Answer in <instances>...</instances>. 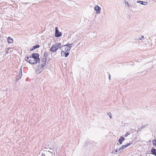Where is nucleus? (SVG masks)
<instances>
[{"instance_id":"1","label":"nucleus","mask_w":156,"mask_h":156,"mask_svg":"<svg viewBox=\"0 0 156 156\" xmlns=\"http://www.w3.org/2000/svg\"><path fill=\"white\" fill-rule=\"evenodd\" d=\"M39 55L37 53H33L31 56L34 59V63H40L41 59L39 58Z\"/></svg>"},{"instance_id":"2","label":"nucleus","mask_w":156,"mask_h":156,"mask_svg":"<svg viewBox=\"0 0 156 156\" xmlns=\"http://www.w3.org/2000/svg\"><path fill=\"white\" fill-rule=\"evenodd\" d=\"M61 46V44L60 43H56L52 46L50 48V50L51 51L55 52L57 51L59 48H60Z\"/></svg>"},{"instance_id":"3","label":"nucleus","mask_w":156,"mask_h":156,"mask_svg":"<svg viewBox=\"0 0 156 156\" xmlns=\"http://www.w3.org/2000/svg\"><path fill=\"white\" fill-rule=\"evenodd\" d=\"M60 50L62 51H64L67 52L68 51H69L68 48V44H66L65 45H62L60 48Z\"/></svg>"},{"instance_id":"4","label":"nucleus","mask_w":156,"mask_h":156,"mask_svg":"<svg viewBox=\"0 0 156 156\" xmlns=\"http://www.w3.org/2000/svg\"><path fill=\"white\" fill-rule=\"evenodd\" d=\"M22 68H20V71L19 72V73L18 75L16 77V81H18L20 79L22 76Z\"/></svg>"},{"instance_id":"5","label":"nucleus","mask_w":156,"mask_h":156,"mask_svg":"<svg viewBox=\"0 0 156 156\" xmlns=\"http://www.w3.org/2000/svg\"><path fill=\"white\" fill-rule=\"evenodd\" d=\"M101 8L98 5H96L94 7V9L96 11V13L99 14L101 12Z\"/></svg>"},{"instance_id":"6","label":"nucleus","mask_w":156,"mask_h":156,"mask_svg":"<svg viewBox=\"0 0 156 156\" xmlns=\"http://www.w3.org/2000/svg\"><path fill=\"white\" fill-rule=\"evenodd\" d=\"M47 58L43 57L41 58L42 62L43 63L41 64L42 68H43V67H44L46 65V63L47 61Z\"/></svg>"},{"instance_id":"7","label":"nucleus","mask_w":156,"mask_h":156,"mask_svg":"<svg viewBox=\"0 0 156 156\" xmlns=\"http://www.w3.org/2000/svg\"><path fill=\"white\" fill-rule=\"evenodd\" d=\"M44 67H43V68H42L41 65V66H38L37 69L36 71H39V72L37 73V74H39L41 73V72L44 70Z\"/></svg>"},{"instance_id":"8","label":"nucleus","mask_w":156,"mask_h":156,"mask_svg":"<svg viewBox=\"0 0 156 156\" xmlns=\"http://www.w3.org/2000/svg\"><path fill=\"white\" fill-rule=\"evenodd\" d=\"M69 52H66V51H61V56H65V57H67L69 55Z\"/></svg>"},{"instance_id":"9","label":"nucleus","mask_w":156,"mask_h":156,"mask_svg":"<svg viewBox=\"0 0 156 156\" xmlns=\"http://www.w3.org/2000/svg\"><path fill=\"white\" fill-rule=\"evenodd\" d=\"M62 33L61 32L58 31L55 32V37H59L62 35Z\"/></svg>"},{"instance_id":"10","label":"nucleus","mask_w":156,"mask_h":156,"mask_svg":"<svg viewBox=\"0 0 156 156\" xmlns=\"http://www.w3.org/2000/svg\"><path fill=\"white\" fill-rule=\"evenodd\" d=\"M148 126V124H146L145 125H143L140 127L138 128L137 130H136L137 133H138L139 131H140L142 129L145 127H147ZM135 131H136V130H135Z\"/></svg>"},{"instance_id":"11","label":"nucleus","mask_w":156,"mask_h":156,"mask_svg":"<svg viewBox=\"0 0 156 156\" xmlns=\"http://www.w3.org/2000/svg\"><path fill=\"white\" fill-rule=\"evenodd\" d=\"M125 140V138L122 136L120 137L119 139L118 140V142L120 144H122V142Z\"/></svg>"},{"instance_id":"12","label":"nucleus","mask_w":156,"mask_h":156,"mask_svg":"<svg viewBox=\"0 0 156 156\" xmlns=\"http://www.w3.org/2000/svg\"><path fill=\"white\" fill-rule=\"evenodd\" d=\"M151 154L156 156V149L152 147L151 150Z\"/></svg>"},{"instance_id":"13","label":"nucleus","mask_w":156,"mask_h":156,"mask_svg":"<svg viewBox=\"0 0 156 156\" xmlns=\"http://www.w3.org/2000/svg\"><path fill=\"white\" fill-rule=\"evenodd\" d=\"M7 41L9 43H12L13 42V40L12 37H9L7 38Z\"/></svg>"},{"instance_id":"14","label":"nucleus","mask_w":156,"mask_h":156,"mask_svg":"<svg viewBox=\"0 0 156 156\" xmlns=\"http://www.w3.org/2000/svg\"><path fill=\"white\" fill-rule=\"evenodd\" d=\"M34 59L32 58L31 56H30V59L29 60V62L31 64H36V63H34Z\"/></svg>"},{"instance_id":"15","label":"nucleus","mask_w":156,"mask_h":156,"mask_svg":"<svg viewBox=\"0 0 156 156\" xmlns=\"http://www.w3.org/2000/svg\"><path fill=\"white\" fill-rule=\"evenodd\" d=\"M137 3H140L141 5H146L147 4V2H144L143 1H138L136 2Z\"/></svg>"},{"instance_id":"16","label":"nucleus","mask_w":156,"mask_h":156,"mask_svg":"<svg viewBox=\"0 0 156 156\" xmlns=\"http://www.w3.org/2000/svg\"><path fill=\"white\" fill-rule=\"evenodd\" d=\"M48 55V54L46 52V51H45L44 52V54L43 55V57L45 58H47V57Z\"/></svg>"},{"instance_id":"17","label":"nucleus","mask_w":156,"mask_h":156,"mask_svg":"<svg viewBox=\"0 0 156 156\" xmlns=\"http://www.w3.org/2000/svg\"><path fill=\"white\" fill-rule=\"evenodd\" d=\"M73 44V43H72L71 44H69V43H68L67 44H68V48L69 50H70L72 47V45Z\"/></svg>"},{"instance_id":"18","label":"nucleus","mask_w":156,"mask_h":156,"mask_svg":"<svg viewBox=\"0 0 156 156\" xmlns=\"http://www.w3.org/2000/svg\"><path fill=\"white\" fill-rule=\"evenodd\" d=\"M73 44V43H72L71 44H69V43H68L67 44H68V48L69 50H70L72 47V45Z\"/></svg>"},{"instance_id":"19","label":"nucleus","mask_w":156,"mask_h":156,"mask_svg":"<svg viewBox=\"0 0 156 156\" xmlns=\"http://www.w3.org/2000/svg\"><path fill=\"white\" fill-rule=\"evenodd\" d=\"M73 44V43H72L71 44H69V43H68L67 44H68V48L69 50H70L72 47V45Z\"/></svg>"},{"instance_id":"20","label":"nucleus","mask_w":156,"mask_h":156,"mask_svg":"<svg viewBox=\"0 0 156 156\" xmlns=\"http://www.w3.org/2000/svg\"><path fill=\"white\" fill-rule=\"evenodd\" d=\"M40 47V46L39 45L37 44V45H36L33 46V47L34 49H35L36 48H39Z\"/></svg>"},{"instance_id":"21","label":"nucleus","mask_w":156,"mask_h":156,"mask_svg":"<svg viewBox=\"0 0 156 156\" xmlns=\"http://www.w3.org/2000/svg\"><path fill=\"white\" fill-rule=\"evenodd\" d=\"M114 151H112V153H113L114 154H117V153H118V148H116L115 149Z\"/></svg>"},{"instance_id":"22","label":"nucleus","mask_w":156,"mask_h":156,"mask_svg":"<svg viewBox=\"0 0 156 156\" xmlns=\"http://www.w3.org/2000/svg\"><path fill=\"white\" fill-rule=\"evenodd\" d=\"M152 142L153 145L156 146V140L154 139L152 141Z\"/></svg>"},{"instance_id":"23","label":"nucleus","mask_w":156,"mask_h":156,"mask_svg":"<svg viewBox=\"0 0 156 156\" xmlns=\"http://www.w3.org/2000/svg\"><path fill=\"white\" fill-rule=\"evenodd\" d=\"M30 59V57L27 56L25 58V60L29 62V60Z\"/></svg>"},{"instance_id":"24","label":"nucleus","mask_w":156,"mask_h":156,"mask_svg":"<svg viewBox=\"0 0 156 156\" xmlns=\"http://www.w3.org/2000/svg\"><path fill=\"white\" fill-rule=\"evenodd\" d=\"M118 153H121L122 152V151H123L122 149V148L121 147L119 148V149H118Z\"/></svg>"},{"instance_id":"25","label":"nucleus","mask_w":156,"mask_h":156,"mask_svg":"<svg viewBox=\"0 0 156 156\" xmlns=\"http://www.w3.org/2000/svg\"><path fill=\"white\" fill-rule=\"evenodd\" d=\"M90 144L89 142L88 141H86L85 143V146H87Z\"/></svg>"},{"instance_id":"26","label":"nucleus","mask_w":156,"mask_h":156,"mask_svg":"<svg viewBox=\"0 0 156 156\" xmlns=\"http://www.w3.org/2000/svg\"><path fill=\"white\" fill-rule=\"evenodd\" d=\"M107 115H108L109 117H110V118L111 119L112 118V114H111V113L110 112H108V113H107Z\"/></svg>"},{"instance_id":"27","label":"nucleus","mask_w":156,"mask_h":156,"mask_svg":"<svg viewBox=\"0 0 156 156\" xmlns=\"http://www.w3.org/2000/svg\"><path fill=\"white\" fill-rule=\"evenodd\" d=\"M126 145H122L121 146V148L122 149V150H123L126 147Z\"/></svg>"},{"instance_id":"28","label":"nucleus","mask_w":156,"mask_h":156,"mask_svg":"<svg viewBox=\"0 0 156 156\" xmlns=\"http://www.w3.org/2000/svg\"><path fill=\"white\" fill-rule=\"evenodd\" d=\"M10 48H6V54H8L9 53V50Z\"/></svg>"},{"instance_id":"29","label":"nucleus","mask_w":156,"mask_h":156,"mask_svg":"<svg viewBox=\"0 0 156 156\" xmlns=\"http://www.w3.org/2000/svg\"><path fill=\"white\" fill-rule=\"evenodd\" d=\"M130 134V133L128 132H127L126 133L125 135L124 136L125 137H127Z\"/></svg>"},{"instance_id":"30","label":"nucleus","mask_w":156,"mask_h":156,"mask_svg":"<svg viewBox=\"0 0 156 156\" xmlns=\"http://www.w3.org/2000/svg\"><path fill=\"white\" fill-rule=\"evenodd\" d=\"M132 144V143H127L126 145V147H127L128 146H129L130 145H131Z\"/></svg>"},{"instance_id":"31","label":"nucleus","mask_w":156,"mask_h":156,"mask_svg":"<svg viewBox=\"0 0 156 156\" xmlns=\"http://www.w3.org/2000/svg\"><path fill=\"white\" fill-rule=\"evenodd\" d=\"M124 2H125V5H126V4H127L128 5V7H129V5L128 3L127 2L126 0H124Z\"/></svg>"},{"instance_id":"32","label":"nucleus","mask_w":156,"mask_h":156,"mask_svg":"<svg viewBox=\"0 0 156 156\" xmlns=\"http://www.w3.org/2000/svg\"><path fill=\"white\" fill-rule=\"evenodd\" d=\"M58 31H59L58 28L57 27H55V32H57Z\"/></svg>"},{"instance_id":"33","label":"nucleus","mask_w":156,"mask_h":156,"mask_svg":"<svg viewBox=\"0 0 156 156\" xmlns=\"http://www.w3.org/2000/svg\"><path fill=\"white\" fill-rule=\"evenodd\" d=\"M34 50V49L33 48V47L31 48H30V51H32L33 50Z\"/></svg>"},{"instance_id":"34","label":"nucleus","mask_w":156,"mask_h":156,"mask_svg":"<svg viewBox=\"0 0 156 156\" xmlns=\"http://www.w3.org/2000/svg\"><path fill=\"white\" fill-rule=\"evenodd\" d=\"M143 38H144V36H141V37L139 38V39L140 40L142 39Z\"/></svg>"},{"instance_id":"35","label":"nucleus","mask_w":156,"mask_h":156,"mask_svg":"<svg viewBox=\"0 0 156 156\" xmlns=\"http://www.w3.org/2000/svg\"><path fill=\"white\" fill-rule=\"evenodd\" d=\"M111 75H109V76H108V79H109V80H110L111 79Z\"/></svg>"},{"instance_id":"36","label":"nucleus","mask_w":156,"mask_h":156,"mask_svg":"<svg viewBox=\"0 0 156 156\" xmlns=\"http://www.w3.org/2000/svg\"><path fill=\"white\" fill-rule=\"evenodd\" d=\"M41 156H45L44 154L42 153Z\"/></svg>"},{"instance_id":"37","label":"nucleus","mask_w":156,"mask_h":156,"mask_svg":"<svg viewBox=\"0 0 156 156\" xmlns=\"http://www.w3.org/2000/svg\"><path fill=\"white\" fill-rule=\"evenodd\" d=\"M49 151V152H51V151Z\"/></svg>"},{"instance_id":"38","label":"nucleus","mask_w":156,"mask_h":156,"mask_svg":"<svg viewBox=\"0 0 156 156\" xmlns=\"http://www.w3.org/2000/svg\"><path fill=\"white\" fill-rule=\"evenodd\" d=\"M65 54H63V55H64Z\"/></svg>"}]
</instances>
